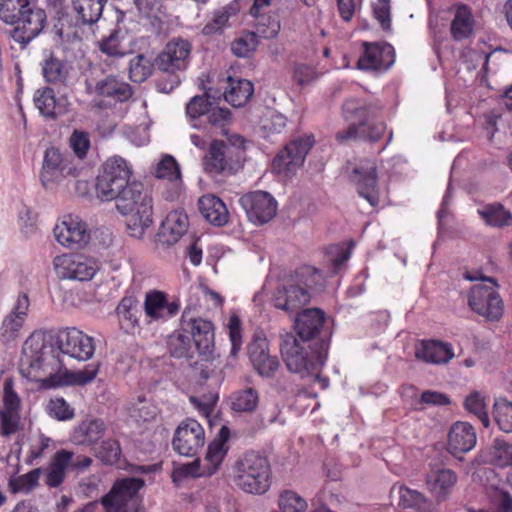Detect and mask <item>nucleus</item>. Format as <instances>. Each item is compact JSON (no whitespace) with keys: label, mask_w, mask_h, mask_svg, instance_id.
Masks as SVG:
<instances>
[{"label":"nucleus","mask_w":512,"mask_h":512,"mask_svg":"<svg viewBox=\"0 0 512 512\" xmlns=\"http://www.w3.org/2000/svg\"><path fill=\"white\" fill-rule=\"evenodd\" d=\"M43 75L48 82H62L66 78L67 70L60 60L50 57L44 63Z\"/></svg>","instance_id":"nucleus-58"},{"label":"nucleus","mask_w":512,"mask_h":512,"mask_svg":"<svg viewBox=\"0 0 512 512\" xmlns=\"http://www.w3.org/2000/svg\"><path fill=\"white\" fill-rule=\"evenodd\" d=\"M155 176L157 178L166 179L171 182L180 181V168L175 158L171 155L162 156L155 167Z\"/></svg>","instance_id":"nucleus-53"},{"label":"nucleus","mask_w":512,"mask_h":512,"mask_svg":"<svg viewBox=\"0 0 512 512\" xmlns=\"http://www.w3.org/2000/svg\"><path fill=\"white\" fill-rule=\"evenodd\" d=\"M144 486L140 478L126 477L116 480L108 493L101 498L105 512H143L138 497Z\"/></svg>","instance_id":"nucleus-10"},{"label":"nucleus","mask_w":512,"mask_h":512,"mask_svg":"<svg viewBox=\"0 0 512 512\" xmlns=\"http://www.w3.org/2000/svg\"><path fill=\"white\" fill-rule=\"evenodd\" d=\"M392 493L397 494L398 504L403 508L421 509L426 503L423 494L403 485L394 486Z\"/></svg>","instance_id":"nucleus-48"},{"label":"nucleus","mask_w":512,"mask_h":512,"mask_svg":"<svg viewBox=\"0 0 512 512\" xmlns=\"http://www.w3.org/2000/svg\"><path fill=\"white\" fill-rule=\"evenodd\" d=\"M314 142L312 135L299 137L289 142L274 158L273 170L278 174L293 173L302 166Z\"/></svg>","instance_id":"nucleus-17"},{"label":"nucleus","mask_w":512,"mask_h":512,"mask_svg":"<svg viewBox=\"0 0 512 512\" xmlns=\"http://www.w3.org/2000/svg\"><path fill=\"white\" fill-rule=\"evenodd\" d=\"M281 339V353L288 370L303 378L315 375L319 379L318 373L327 358L326 344H308L290 333L281 335Z\"/></svg>","instance_id":"nucleus-2"},{"label":"nucleus","mask_w":512,"mask_h":512,"mask_svg":"<svg viewBox=\"0 0 512 512\" xmlns=\"http://www.w3.org/2000/svg\"><path fill=\"white\" fill-rule=\"evenodd\" d=\"M238 12L237 6L228 4L212 12L210 19L202 28L201 33L204 36H213L221 34L227 27H229V19L235 16Z\"/></svg>","instance_id":"nucleus-41"},{"label":"nucleus","mask_w":512,"mask_h":512,"mask_svg":"<svg viewBox=\"0 0 512 512\" xmlns=\"http://www.w3.org/2000/svg\"><path fill=\"white\" fill-rule=\"evenodd\" d=\"M449 404H450V399L446 394L438 392V391L427 390L421 394L420 399L417 400L414 408L416 410H423L425 408V405L445 406V405H449Z\"/></svg>","instance_id":"nucleus-62"},{"label":"nucleus","mask_w":512,"mask_h":512,"mask_svg":"<svg viewBox=\"0 0 512 512\" xmlns=\"http://www.w3.org/2000/svg\"><path fill=\"white\" fill-rule=\"evenodd\" d=\"M477 437L474 427L468 422L458 421L454 423L448 433V451L458 454L471 451L476 445Z\"/></svg>","instance_id":"nucleus-29"},{"label":"nucleus","mask_w":512,"mask_h":512,"mask_svg":"<svg viewBox=\"0 0 512 512\" xmlns=\"http://www.w3.org/2000/svg\"><path fill=\"white\" fill-rule=\"evenodd\" d=\"M121 328L125 331L133 329L137 323V307L131 299H123L116 308Z\"/></svg>","instance_id":"nucleus-52"},{"label":"nucleus","mask_w":512,"mask_h":512,"mask_svg":"<svg viewBox=\"0 0 512 512\" xmlns=\"http://www.w3.org/2000/svg\"><path fill=\"white\" fill-rule=\"evenodd\" d=\"M464 278L469 281L481 280L461 292V297L469 309L486 320H499L504 312V303L498 292L497 281L471 272L465 273Z\"/></svg>","instance_id":"nucleus-5"},{"label":"nucleus","mask_w":512,"mask_h":512,"mask_svg":"<svg viewBox=\"0 0 512 512\" xmlns=\"http://www.w3.org/2000/svg\"><path fill=\"white\" fill-rule=\"evenodd\" d=\"M287 123L286 117L274 110H268L261 119V127L269 133L281 132Z\"/></svg>","instance_id":"nucleus-60"},{"label":"nucleus","mask_w":512,"mask_h":512,"mask_svg":"<svg viewBox=\"0 0 512 512\" xmlns=\"http://www.w3.org/2000/svg\"><path fill=\"white\" fill-rule=\"evenodd\" d=\"M350 253L341 245H331L327 248L325 258L332 266V272L338 269L348 260Z\"/></svg>","instance_id":"nucleus-63"},{"label":"nucleus","mask_w":512,"mask_h":512,"mask_svg":"<svg viewBox=\"0 0 512 512\" xmlns=\"http://www.w3.org/2000/svg\"><path fill=\"white\" fill-rule=\"evenodd\" d=\"M352 180L356 184L359 196L371 206L380 204L382 193L377 185L376 166L373 162L366 161L354 168Z\"/></svg>","instance_id":"nucleus-25"},{"label":"nucleus","mask_w":512,"mask_h":512,"mask_svg":"<svg viewBox=\"0 0 512 512\" xmlns=\"http://www.w3.org/2000/svg\"><path fill=\"white\" fill-rule=\"evenodd\" d=\"M95 92L114 102H124L132 96L130 85L114 76H108L98 81L95 85Z\"/></svg>","instance_id":"nucleus-37"},{"label":"nucleus","mask_w":512,"mask_h":512,"mask_svg":"<svg viewBox=\"0 0 512 512\" xmlns=\"http://www.w3.org/2000/svg\"><path fill=\"white\" fill-rule=\"evenodd\" d=\"M58 349L79 361L90 359L95 351L93 338L76 328L60 330L56 337Z\"/></svg>","instance_id":"nucleus-18"},{"label":"nucleus","mask_w":512,"mask_h":512,"mask_svg":"<svg viewBox=\"0 0 512 512\" xmlns=\"http://www.w3.org/2000/svg\"><path fill=\"white\" fill-rule=\"evenodd\" d=\"M478 214L486 224L494 227L507 226L512 222L510 211L506 210L500 203L485 205L481 209H478Z\"/></svg>","instance_id":"nucleus-43"},{"label":"nucleus","mask_w":512,"mask_h":512,"mask_svg":"<svg viewBox=\"0 0 512 512\" xmlns=\"http://www.w3.org/2000/svg\"><path fill=\"white\" fill-rule=\"evenodd\" d=\"M46 22L43 9L29 6L22 12L12 37L16 42L27 44L40 34Z\"/></svg>","instance_id":"nucleus-26"},{"label":"nucleus","mask_w":512,"mask_h":512,"mask_svg":"<svg viewBox=\"0 0 512 512\" xmlns=\"http://www.w3.org/2000/svg\"><path fill=\"white\" fill-rule=\"evenodd\" d=\"M34 102L39 112L47 118H55L67 111L68 102L65 97L56 98L53 89L45 87L38 89Z\"/></svg>","instance_id":"nucleus-33"},{"label":"nucleus","mask_w":512,"mask_h":512,"mask_svg":"<svg viewBox=\"0 0 512 512\" xmlns=\"http://www.w3.org/2000/svg\"><path fill=\"white\" fill-rule=\"evenodd\" d=\"M206 173L231 175L241 168L239 152L222 141H212L202 160Z\"/></svg>","instance_id":"nucleus-15"},{"label":"nucleus","mask_w":512,"mask_h":512,"mask_svg":"<svg viewBox=\"0 0 512 512\" xmlns=\"http://www.w3.org/2000/svg\"><path fill=\"white\" fill-rule=\"evenodd\" d=\"M464 406L469 413L474 414L481 421L484 427H489L490 420L485 398L481 393L473 391L468 394L465 398Z\"/></svg>","instance_id":"nucleus-47"},{"label":"nucleus","mask_w":512,"mask_h":512,"mask_svg":"<svg viewBox=\"0 0 512 512\" xmlns=\"http://www.w3.org/2000/svg\"><path fill=\"white\" fill-rule=\"evenodd\" d=\"M53 267L61 279L90 281L99 270V263L83 254H62L53 260Z\"/></svg>","instance_id":"nucleus-14"},{"label":"nucleus","mask_w":512,"mask_h":512,"mask_svg":"<svg viewBox=\"0 0 512 512\" xmlns=\"http://www.w3.org/2000/svg\"><path fill=\"white\" fill-rule=\"evenodd\" d=\"M227 329L231 342L230 355L235 357L242 346L241 321L237 315L233 314L229 317Z\"/></svg>","instance_id":"nucleus-59"},{"label":"nucleus","mask_w":512,"mask_h":512,"mask_svg":"<svg viewBox=\"0 0 512 512\" xmlns=\"http://www.w3.org/2000/svg\"><path fill=\"white\" fill-rule=\"evenodd\" d=\"M490 461L499 467L512 465V445L496 439L490 450Z\"/></svg>","instance_id":"nucleus-55"},{"label":"nucleus","mask_w":512,"mask_h":512,"mask_svg":"<svg viewBox=\"0 0 512 512\" xmlns=\"http://www.w3.org/2000/svg\"><path fill=\"white\" fill-rule=\"evenodd\" d=\"M144 307L146 315L153 320L170 318L179 310L178 303L168 302L165 294L159 291L146 295Z\"/></svg>","instance_id":"nucleus-35"},{"label":"nucleus","mask_w":512,"mask_h":512,"mask_svg":"<svg viewBox=\"0 0 512 512\" xmlns=\"http://www.w3.org/2000/svg\"><path fill=\"white\" fill-rule=\"evenodd\" d=\"M191 53V44L184 39L169 41L158 57V68L168 74V79L158 83L159 89L164 93H170L181 82L177 71L186 69Z\"/></svg>","instance_id":"nucleus-9"},{"label":"nucleus","mask_w":512,"mask_h":512,"mask_svg":"<svg viewBox=\"0 0 512 512\" xmlns=\"http://www.w3.org/2000/svg\"><path fill=\"white\" fill-rule=\"evenodd\" d=\"M363 53L359 57L357 67L367 71H386L394 59V49L388 43L363 42Z\"/></svg>","instance_id":"nucleus-24"},{"label":"nucleus","mask_w":512,"mask_h":512,"mask_svg":"<svg viewBox=\"0 0 512 512\" xmlns=\"http://www.w3.org/2000/svg\"><path fill=\"white\" fill-rule=\"evenodd\" d=\"M415 356L427 363L445 364L454 357V352L452 346L448 343L423 340L416 346Z\"/></svg>","instance_id":"nucleus-31"},{"label":"nucleus","mask_w":512,"mask_h":512,"mask_svg":"<svg viewBox=\"0 0 512 512\" xmlns=\"http://www.w3.org/2000/svg\"><path fill=\"white\" fill-rule=\"evenodd\" d=\"M325 315L317 308L306 309L296 318V329L303 342H309L319 333L323 326Z\"/></svg>","instance_id":"nucleus-34"},{"label":"nucleus","mask_w":512,"mask_h":512,"mask_svg":"<svg viewBox=\"0 0 512 512\" xmlns=\"http://www.w3.org/2000/svg\"><path fill=\"white\" fill-rule=\"evenodd\" d=\"M131 38L126 30L117 28L98 43L100 51L108 56L123 57L130 52Z\"/></svg>","instance_id":"nucleus-38"},{"label":"nucleus","mask_w":512,"mask_h":512,"mask_svg":"<svg viewBox=\"0 0 512 512\" xmlns=\"http://www.w3.org/2000/svg\"><path fill=\"white\" fill-rule=\"evenodd\" d=\"M70 147L79 159L85 158L90 148L88 133L75 130L69 139Z\"/></svg>","instance_id":"nucleus-64"},{"label":"nucleus","mask_w":512,"mask_h":512,"mask_svg":"<svg viewBox=\"0 0 512 512\" xmlns=\"http://www.w3.org/2000/svg\"><path fill=\"white\" fill-rule=\"evenodd\" d=\"M132 175L128 162L120 157L113 156L106 160L97 176L95 191L101 201H116V205L122 197H126L128 191L136 190L142 184L130 182Z\"/></svg>","instance_id":"nucleus-7"},{"label":"nucleus","mask_w":512,"mask_h":512,"mask_svg":"<svg viewBox=\"0 0 512 512\" xmlns=\"http://www.w3.org/2000/svg\"><path fill=\"white\" fill-rule=\"evenodd\" d=\"M322 279L321 272L315 267H300L276 290L273 297L275 307L289 314L297 312L310 301V290L320 285Z\"/></svg>","instance_id":"nucleus-4"},{"label":"nucleus","mask_w":512,"mask_h":512,"mask_svg":"<svg viewBox=\"0 0 512 512\" xmlns=\"http://www.w3.org/2000/svg\"><path fill=\"white\" fill-rule=\"evenodd\" d=\"M249 358L254 370L264 378H271L280 367L276 356L269 352L268 341L265 338L256 337L248 347Z\"/></svg>","instance_id":"nucleus-27"},{"label":"nucleus","mask_w":512,"mask_h":512,"mask_svg":"<svg viewBox=\"0 0 512 512\" xmlns=\"http://www.w3.org/2000/svg\"><path fill=\"white\" fill-rule=\"evenodd\" d=\"M183 330L193 339L195 349L201 355L210 354L214 346V326L212 322L203 318H194L184 321Z\"/></svg>","instance_id":"nucleus-28"},{"label":"nucleus","mask_w":512,"mask_h":512,"mask_svg":"<svg viewBox=\"0 0 512 512\" xmlns=\"http://www.w3.org/2000/svg\"><path fill=\"white\" fill-rule=\"evenodd\" d=\"M47 414L58 421H69L74 418V408L62 397L51 398L45 408Z\"/></svg>","instance_id":"nucleus-51"},{"label":"nucleus","mask_w":512,"mask_h":512,"mask_svg":"<svg viewBox=\"0 0 512 512\" xmlns=\"http://www.w3.org/2000/svg\"><path fill=\"white\" fill-rule=\"evenodd\" d=\"M152 69L151 59L138 54L130 60L129 77L133 82L141 83L151 75Z\"/></svg>","instance_id":"nucleus-49"},{"label":"nucleus","mask_w":512,"mask_h":512,"mask_svg":"<svg viewBox=\"0 0 512 512\" xmlns=\"http://www.w3.org/2000/svg\"><path fill=\"white\" fill-rule=\"evenodd\" d=\"M257 46V36L250 32L234 40L231 44V51L237 57H248L256 50Z\"/></svg>","instance_id":"nucleus-56"},{"label":"nucleus","mask_w":512,"mask_h":512,"mask_svg":"<svg viewBox=\"0 0 512 512\" xmlns=\"http://www.w3.org/2000/svg\"><path fill=\"white\" fill-rule=\"evenodd\" d=\"M259 394L256 389L247 387L235 392L231 398V407L237 412H253L259 405Z\"/></svg>","instance_id":"nucleus-45"},{"label":"nucleus","mask_w":512,"mask_h":512,"mask_svg":"<svg viewBox=\"0 0 512 512\" xmlns=\"http://www.w3.org/2000/svg\"><path fill=\"white\" fill-rule=\"evenodd\" d=\"M456 482V473L448 468H433L426 476L427 488L438 501L448 497Z\"/></svg>","instance_id":"nucleus-30"},{"label":"nucleus","mask_w":512,"mask_h":512,"mask_svg":"<svg viewBox=\"0 0 512 512\" xmlns=\"http://www.w3.org/2000/svg\"><path fill=\"white\" fill-rule=\"evenodd\" d=\"M29 6V0H0V18L6 24H16Z\"/></svg>","instance_id":"nucleus-46"},{"label":"nucleus","mask_w":512,"mask_h":512,"mask_svg":"<svg viewBox=\"0 0 512 512\" xmlns=\"http://www.w3.org/2000/svg\"><path fill=\"white\" fill-rule=\"evenodd\" d=\"M277 512H306L307 500L292 489H284L278 495Z\"/></svg>","instance_id":"nucleus-44"},{"label":"nucleus","mask_w":512,"mask_h":512,"mask_svg":"<svg viewBox=\"0 0 512 512\" xmlns=\"http://www.w3.org/2000/svg\"><path fill=\"white\" fill-rule=\"evenodd\" d=\"M205 443V431L202 425L192 418L180 422L175 430L172 445L180 455L193 456Z\"/></svg>","instance_id":"nucleus-20"},{"label":"nucleus","mask_w":512,"mask_h":512,"mask_svg":"<svg viewBox=\"0 0 512 512\" xmlns=\"http://www.w3.org/2000/svg\"><path fill=\"white\" fill-rule=\"evenodd\" d=\"M41 473L42 469L36 468L24 475L10 479L9 487L11 491L14 493L31 491L37 486Z\"/></svg>","instance_id":"nucleus-54"},{"label":"nucleus","mask_w":512,"mask_h":512,"mask_svg":"<svg viewBox=\"0 0 512 512\" xmlns=\"http://www.w3.org/2000/svg\"><path fill=\"white\" fill-rule=\"evenodd\" d=\"M198 204L201 215L212 225L221 227L228 223V209L219 197L206 194L199 199Z\"/></svg>","instance_id":"nucleus-32"},{"label":"nucleus","mask_w":512,"mask_h":512,"mask_svg":"<svg viewBox=\"0 0 512 512\" xmlns=\"http://www.w3.org/2000/svg\"><path fill=\"white\" fill-rule=\"evenodd\" d=\"M43 331H34L24 342L20 373L41 388L50 389L64 385L83 386L92 382L98 374V366L87 365L78 371L58 373L59 364L52 354V347L45 341Z\"/></svg>","instance_id":"nucleus-1"},{"label":"nucleus","mask_w":512,"mask_h":512,"mask_svg":"<svg viewBox=\"0 0 512 512\" xmlns=\"http://www.w3.org/2000/svg\"><path fill=\"white\" fill-rule=\"evenodd\" d=\"M494 418L499 428L506 432H512V404L501 400L494 405Z\"/></svg>","instance_id":"nucleus-57"},{"label":"nucleus","mask_w":512,"mask_h":512,"mask_svg":"<svg viewBox=\"0 0 512 512\" xmlns=\"http://www.w3.org/2000/svg\"><path fill=\"white\" fill-rule=\"evenodd\" d=\"M91 464L92 459L86 455L76 454L66 449L58 450L44 470L45 484L53 488L58 487L64 481L69 470L80 473Z\"/></svg>","instance_id":"nucleus-12"},{"label":"nucleus","mask_w":512,"mask_h":512,"mask_svg":"<svg viewBox=\"0 0 512 512\" xmlns=\"http://www.w3.org/2000/svg\"><path fill=\"white\" fill-rule=\"evenodd\" d=\"M29 307L30 301L27 294H19L11 311L3 318L0 326V340L4 344L13 343L20 337Z\"/></svg>","instance_id":"nucleus-23"},{"label":"nucleus","mask_w":512,"mask_h":512,"mask_svg":"<svg viewBox=\"0 0 512 512\" xmlns=\"http://www.w3.org/2000/svg\"><path fill=\"white\" fill-rule=\"evenodd\" d=\"M168 348L170 354L176 358H192L193 356L191 339L182 332H177L168 339Z\"/></svg>","instance_id":"nucleus-50"},{"label":"nucleus","mask_w":512,"mask_h":512,"mask_svg":"<svg viewBox=\"0 0 512 512\" xmlns=\"http://www.w3.org/2000/svg\"><path fill=\"white\" fill-rule=\"evenodd\" d=\"M72 4L79 21L83 24H93L102 15L104 0H73Z\"/></svg>","instance_id":"nucleus-42"},{"label":"nucleus","mask_w":512,"mask_h":512,"mask_svg":"<svg viewBox=\"0 0 512 512\" xmlns=\"http://www.w3.org/2000/svg\"><path fill=\"white\" fill-rule=\"evenodd\" d=\"M116 205L117 210L126 220L128 234L136 239H142L153 223L152 198L144 190L143 185L136 190L128 191Z\"/></svg>","instance_id":"nucleus-8"},{"label":"nucleus","mask_w":512,"mask_h":512,"mask_svg":"<svg viewBox=\"0 0 512 512\" xmlns=\"http://www.w3.org/2000/svg\"><path fill=\"white\" fill-rule=\"evenodd\" d=\"M55 240L64 248L77 250L90 240L87 224L76 215H65L53 229Z\"/></svg>","instance_id":"nucleus-16"},{"label":"nucleus","mask_w":512,"mask_h":512,"mask_svg":"<svg viewBox=\"0 0 512 512\" xmlns=\"http://www.w3.org/2000/svg\"><path fill=\"white\" fill-rule=\"evenodd\" d=\"M189 219L183 209L170 211L161 222L154 238L156 249H167L176 244L188 231Z\"/></svg>","instance_id":"nucleus-19"},{"label":"nucleus","mask_w":512,"mask_h":512,"mask_svg":"<svg viewBox=\"0 0 512 512\" xmlns=\"http://www.w3.org/2000/svg\"><path fill=\"white\" fill-rule=\"evenodd\" d=\"M376 108L357 99H348L343 105V114L350 126L337 133L339 141L351 139H367L377 141L384 133L386 126L383 121L376 120Z\"/></svg>","instance_id":"nucleus-6"},{"label":"nucleus","mask_w":512,"mask_h":512,"mask_svg":"<svg viewBox=\"0 0 512 512\" xmlns=\"http://www.w3.org/2000/svg\"><path fill=\"white\" fill-rule=\"evenodd\" d=\"M81 174L71 159L63 157L58 149L47 148L43 158L40 181L45 189L52 190L58 186H68Z\"/></svg>","instance_id":"nucleus-11"},{"label":"nucleus","mask_w":512,"mask_h":512,"mask_svg":"<svg viewBox=\"0 0 512 512\" xmlns=\"http://www.w3.org/2000/svg\"><path fill=\"white\" fill-rule=\"evenodd\" d=\"M453 18L450 24L451 36L456 41L469 38L474 31L475 20L470 8L459 4L453 8Z\"/></svg>","instance_id":"nucleus-36"},{"label":"nucleus","mask_w":512,"mask_h":512,"mask_svg":"<svg viewBox=\"0 0 512 512\" xmlns=\"http://www.w3.org/2000/svg\"><path fill=\"white\" fill-rule=\"evenodd\" d=\"M3 407L0 409V434L9 437L15 434L20 424L21 401L13 389V382L7 379L3 385Z\"/></svg>","instance_id":"nucleus-22"},{"label":"nucleus","mask_w":512,"mask_h":512,"mask_svg":"<svg viewBox=\"0 0 512 512\" xmlns=\"http://www.w3.org/2000/svg\"><path fill=\"white\" fill-rule=\"evenodd\" d=\"M253 85L246 79H234L228 77V86L224 92L225 100L234 107H241L253 95Z\"/></svg>","instance_id":"nucleus-40"},{"label":"nucleus","mask_w":512,"mask_h":512,"mask_svg":"<svg viewBox=\"0 0 512 512\" xmlns=\"http://www.w3.org/2000/svg\"><path fill=\"white\" fill-rule=\"evenodd\" d=\"M98 456L106 464H116L121 456L119 442L113 439L103 441L99 448Z\"/></svg>","instance_id":"nucleus-61"},{"label":"nucleus","mask_w":512,"mask_h":512,"mask_svg":"<svg viewBox=\"0 0 512 512\" xmlns=\"http://www.w3.org/2000/svg\"><path fill=\"white\" fill-rule=\"evenodd\" d=\"M239 202L248 219L255 224L269 222L277 212L276 200L264 191L247 193L240 198Z\"/></svg>","instance_id":"nucleus-21"},{"label":"nucleus","mask_w":512,"mask_h":512,"mask_svg":"<svg viewBox=\"0 0 512 512\" xmlns=\"http://www.w3.org/2000/svg\"><path fill=\"white\" fill-rule=\"evenodd\" d=\"M232 480L244 493L264 495L272 484L269 459L255 451L240 455L232 465Z\"/></svg>","instance_id":"nucleus-3"},{"label":"nucleus","mask_w":512,"mask_h":512,"mask_svg":"<svg viewBox=\"0 0 512 512\" xmlns=\"http://www.w3.org/2000/svg\"><path fill=\"white\" fill-rule=\"evenodd\" d=\"M227 438L228 429L222 427L219 436L208 445L204 459L202 461L197 459L184 465L182 467L184 474L191 477H210L214 475L227 455Z\"/></svg>","instance_id":"nucleus-13"},{"label":"nucleus","mask_w":512,"mask_h":512,"mask_svg":"<svg viewBox=\"0 0 512 512\" xmlns=\"http://www.w3.org/2000/svg\"><path fill=\"white\" fill-rule=\"evenodd\" d=\"M106 426L102 420L82 421L73 431L72 440L78 445H92L105 433Z\"/></svg>","instance_id":"nucleus-39"}]
</instances>
